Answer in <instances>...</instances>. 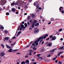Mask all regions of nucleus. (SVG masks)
<instances>
[{
    "label": "nucleus",
    "mask_w": 64,
    "mask_h": 64,
    "mask_svg": "<svg viewBox=\"0 0 64 64\" xmlns=\"http://www.w3.org/2000/svg\"><path fill=\"white\" fill-rule=\"evenodd\" d=\"M26 64H29V60H26Z\"/></svg>",
    "instance_id": "nucleus-8"
},
{
    "label": "nucleus",
    "mask_w": 64,
    "mask_h": 64,
    "mask_svg": "<svg viewBox=\"0 0 64 64\" xmlns=\"http://www.w3.org/2000/svg\"><path fill=\"white\" fill-rule=\"evenodd\" d=\"M52 43L51 42H50V43L48 44V46H51L52 45Z\"/></svg>",
    "instance_id": "nucleus-10"
},
{
    "label": "nucleus",
    "mask_w": 64,
    "mask_h": 64,
    "mask_svg": "<svg viewBox=\"0 0 64 64\" xmlns=\"http://www.w3.org/2000/svg\"><path fill=\"white\" fill-rule=\"evenodd\" d=\"M12 48H10L8 51V52H12Z\"/></svg>",
    "instance_id": "nucleus-21"
},
{
    "label": "nucleus",
    "mask_w": 64,
    "mask_h": 64,
    "mask_svg": "<svg viewBox=\"0 0 64 64\" xmlns=\"http://www.w3.org/2000/svg\"><path fill=\"white\" fill-rule=\"evenodd\" d=\"M8 32L7 30H5L4 31V32L6 33V34H7Z\"/></svg>",
    "instance_id": "nucleus-36"
},
{
    "label": "nucleus",
    "mask_w": 64,
    "mask_h": 64,
    "mask_svg": "<svg viewBox=\"0 0 64 64\" xmlns=\"http://www.w3.org/2000/svg\"><path fill=\"white\" fill-rule=\"evenodd\" d=\"M62 30V29L61 28L60 30H59V32H61Z\"/></svg>",
    "instance_id": "nucleus-40"
},
{
    "label": "nucleus",
    "mask_w": 64,
    "mask_h": 64,
    "mask_svg": "<svg viewBox=\"0 0 64 64\" xmlns=\"http://www.w3.org/2000/svg\"><path fill=\"white\" fill-rule=\"evenodd\" d=\"M24 25L26 27H27V26H28V25L26 23H25Z\"/></svg>",
    "instance_id": "nucleus-22"
},
{
    "label": "nucleus",
    "mask_w": 64,
    "mask_h": 64,
    "mask_svg": "<svg viewBox=\"0 0 64 64\" xmlns=\"http://www.w3.org/2000/svg\"><path fill=\"white\" fill-rule=\"evenodd\" d=\"M24 22H22V23H20V25H21L22 24H24Z\"/></svg>",
    "instance_id": "nucleus-29"
},
{
    "label": "nucleus",
    "mask_w": 64,
    "mask_h": 64,
    "mask_svg": "<svg viewBox=\"0 0 64 64\" xmlns=\"http://www.w3.org/2000/svg\"><path fill=\"white\" fill-rule=\"evenodd\" d=\"M53 37V36H52V35H51V36H49V38H52V37Z\"/></svg>",
    "instance_id": "nucleus-42"
},
{
    "label": "nucleus",
    "mask_w": 64,
    "mask_h": 64,
    "mask_svg": "<svg viewBox=\"0 0 64 64\" xmlns=\"http://www.w3.org/2000/svg\"><path fill=\"white\" fill-rule=\"evenodd\" d=\"M30 16H28V17L27 18V19L28 20H29L30 19Z\"/></svg>",
    "instance_id": "nucleus-30"
},
{
    "label": "nucleus",
    "mask_w": 64,
    "mask_h": 64,
    "mask_svg": "<svg viewBox=\"0 0 64 64\" xmlns=\"http://www.w3.org/2000/svg\"><path fill=\"white\" fill-rule=\"evenodd\" d=\"M33 24L32 25V28H33L34 27V25H35V24Z\"/></svg>",
    "instance_id": "nucleus-24"
},
{
    "label": "nucleus",
    "mask_w": 64,
    "mask_h": 64,
    "mask_svg": "<svg viewBox=\"0 0 64 64\" xmlns=\"http://www.w3.org/2000/svg\"><path fill=\"white\" fill-rule=\"evenodd\" d=\"M12 38L14 39H16V37L15 36L13 37Z\"/></svg>",
    "instance_id": "nucleus-49"
},
{
    "label": "nucleus",
    "mask_w": 64,
    "mask_h": 64,
    "mask_svg": "<svg viewBox=\"0 0 64 64\" xmlns=\"http://www.w3.org/2000/svg\"><path fill=\"white\" fill-rule=\"evenodd\" d=\"M33 49H34V50H36V48H33Z\"/></svg>",
    "instance_id": "nucleus-34"
},
{
    "label": "nucleus",
    "mask_w": 64,
    "mask_h": 64,
    "mask_svg": "<svg viewBox=\"0 0 64 64\" xmlns=\"http://www.w3.org/2000/svg\"><path fill=\"white\" fill-rule=\"evenodd\" d=\"M9 14H10L9 13V12H7L6 13V15L8 16V15H9Z\"/></svg>",
    "instance_id": "nucleus-32"
},
{
    "label": "nucleus",
    "mask_w": 64,
    "mask_h": 64,
    "mask_svg": "<svg viewBox=\"0 0 64 64\" xmlns=\"http://www.w3.org/2000/svg\"><path fill=\"white\" fill-rule=\"evenodd\" d=\"M43 36V38H44V39H46V36H44V35H43V36Z\"/></svg>",
    "instance_id": "nucleus-25"
},
{
    "label": "nucleus",
    "mask_w": 64,
    "mask_h": 64,
    "mask_svg": "<svg viewBox=\"0 0 64 64\" xmlns=\"http://www.w3.org/2000/svg\"><path fill=\"white\" fill-rule=\"evenodd\" d=\"M39 25V23H37L36 24H35V26H38Z\"/></svg>",
    "instance_id": "nucleus-15"
},
{
    "label": "nucleus",
    "mask_w": 64,
    "mask_h": 64,
    "mask_svg": "<svg viewBox=\"0 0 64 64\" xmlns=\"http://www.w3.org/2000/svg\"><path fill=\"white\" fill-rule=\"evenodd\" d=\"M56 39V36H54L52 38V40H55Z\"/></svg>",
    "instance_id": "nucleus-5"
},
{
    "label": "nucleus",
    "mask_w": 64,
    "mask_h": 64,
    "mask_svg": "<svg viewBox=\"0 0 64 64\" xmlns=\"http://www.w3.org/2000/svg\"><path fill=\"white\" fill-rule=\"evenodd\" d=\"M50 20H51V21H54V18H51V19H50Z\"/></svg>",
    "instance_id": "nucleus-37"
},
{
    "label": "nucleus",
    "mask_w": 64,
    "mask_h": 64,
    "mask_svg": "<svg viewBox=\"0 0 64 64\" xmlns=\"http://www.w3.org/2000/svg\"><path fill=\"white\" fill-rule=\"evenodd\" d=\"M20 26H18V30L19 31V30H20V31H21L22 30V28H20Z\"/></svg>",
    "instance_id": "nucleus-6"
},
{
    "label": "nucleus",
    "mask_w": 64,
    "mask_h": 64,
    "mask_svg": "<svg viewBox=\"0 0 64 64\" xmlns=\"http://www.w3.org/2000/svg\"><path fill=\"white\" fill-rule=\"evenodd\" d=\"M25 57L26 58H28V56H26Z\"/></svg>",
    "instance_id": "nucleus-52"
},
{
    "label": "nucleus",
    "mask_w": 64,
    "mask_h": 64,
    "mask_svg": "<svg viewBox=\"0 0 64 64\" xmlns=\"http://www.w3.org/2000/svg\"><path fill=\"white\" fill-rule=\"evenodd\" d=\"M4 0H2L0 2L1 4L2 5H4Z\"/></svg>",
    "instance_id": "nucleus-4"
},
{
    "label": "nucleus",
    "mask_w": 64,
    "mask_h": 64,
    "mask_svg": "<svg viewBox=\"0 0 64 64\" xmlns=\"http://www.w3.org/2000/svg\"><path fill=\"white\" fill-rule=\"evenodd\" d=\"M58 64H62V63L61 62H58Z\"/></svg>",
    "instance_id": "nucleus-39"
},
{
    "label": "nucleus",
    "mask_w": 64,
    "mask_h": 64,
    "mask_svg": "<svg viewBox=\"0 0 64 64\" xmlns=\"http://www.w3.org/2000/svg\"><path fill=\"white\" fill-rule=\"evenodd\" d=\"M39 29H38L36 30H35L34 32V34H36L39 32Z\"/></svg>",
    "instance_id": "nucleus-3"
},
{
    "label": "nucleus",
    "mask_w": 64,
    "mask_h": 64,
    "mask_svg": "<svg viewBox=\"0 0 64 64\" xmlns=\"http://www.w3.org/2000/svg\"><path fill=\"white\" fill-rule=\"evenodd\" d=\"M12 11H13L14 12H15V10L14 8H12Z\"/></svg>",
    "instance_id": "nucleus-18"
},
{
    "label": "nucleus",
    "mask_w": 64,
    "mask_h": 64,
    "mask_svg": "<svg viewBox=\"0 0 64 64\" xmlns=\"http://www.w3.org/2000/svg\"><path fill=\"white\" fill-rule=\"evenodd\" d=\"M42 40H40V42H39V44H41V43L42 42V41H43V39H41Z\"/></svg>",
    "instance_id": "nucleus-27"
},
{
    "label": "nucleus",
    "mask_w": 64,
    "mask_h": 64,
    "mask_svg": "<svg viewBox=\"0 0 64 64\" xmlns=\"http://www.w3.org/2000/svg\"><path fill=\"white\" fill-rule=\"evenodd\" d=\"M62 8V6H61L60 7V8H59V10L60 11H61V8Z\"/></svg>",
    "instance_id": "nucleus-38"
},
{
    "label": "nucleus",
    "mask_w": 64,
    "mask_h": 64,
    "mask_svg": "<svg viewBox=\"0 0 64 64\" xmlns=\"http://www.w3.org/2000/svg\"><path fill=\"white\" fill-rule=\"evenodd\" d=\"M62 53V52H60L58 54V57H59L60 54H61Z\"/></svg>",
    "instance_id": "nucleus-12"
},
{
    "label": "nucleus",
    "mask_w": 64,
    "mask_h": 64,
    "mask_svg": "<svg viewBox=\"0 0 64 64\" xmlns=\"http://www.w3.org/2000/svg\"><path fill=\"white\" fill-rule=\"evenodd\" d=\"M64 47L63 46H62L61 48H59V50H60V49H62Z\"/></svg>",
    "instance_id": "nucleus-35"
},
{
    "label": "nucleus",
    "mask_w": 64,
    "mask_h": 64,
    "mask_svg": "<svg viewBox=\"0 0 64 64\" xmlns=\"http://www.w3.org/2000/svg\"><path fill=\"white\" fill-rule=\"evenodd\" d=\"M36 22H37V21L36 20H34V22H32V24H35Z\"/></svg>",
    "instance_id": "nucleus-7"
},
{
    "label": "nucleus",
    "mask_w": 64,
    "mask_h": 64,
    "mask_svg": "<svg viewBox=\"0 0 64 64\" xmlns=\"http://www.w3.org/2000/svg\"><path fill=\"white\" fill-rule=\"evenodd\" d=\"M21 26H22V27L21 28H23L24 27V25L23 24L21 25Z\"/></svg>",
    "instance_id": "nucleus-31"
},
{
    "label": "nucleus",
    "mask_w": 64,
    "mask_h": 64,
    "mask_svg": "<svg viewBox=\"0 0 64 64\" xmlns=\"http://www.w3.org/2000/svg\"><path fill=\"white\" fill-rule=\"evenodd\" d=\"M18 4V2H16V3L15 4L16 5H17Z\"/></svg>",
    "instance_id": "nucleus-46"
},
{
    "label": "nucleus",
    "mask_w": 64,
    "mask_h": 64,
    "mask_svg": "<svg viewBox=\"0 0 64 64\" xmlns=\"http://www.w3.org/2000/svg\"><path fill=\"white\" fill-rule=\"evenodd\" d=\"M1 56H4V52H2L1 54Z\"/></svg>",
    "instance_id": "nucleus-11"
},
{
    "label": "nucleus",
    "mask_w": 64,
    "mask_h": 64,
    "mask_svg": "<svg viewBox=\"0 0 64 64\" xmlns=\"http://www.w3.org/2000/svg\"><path fill=\"white\" fill-rule=\"evenodd\" d=\"M56 50V49H54L52 51L51 50V52H50V53H52V52H54V51H55Z\"/></svg>",
    "instance_id": "nucleus-16"
},
{
    "label": "nucleus",
    "mask_w": 64,
    "mask_h": 64,
    "mask_svg": "<svg viewBox=\"0 0 64 64\" xmlns=\"http://www.w3.org/2000/svg\"><path fill=\"white\" fill-rule=\"evenodd\" d=\"M49 39H50V38H48V39H46V40H49Z\"/></svg>",
    "instance_id": "nucleus-48"
},
{
    "label": "nucleus",
    "mask_w": 64,
    "mask_h": 64,
    "mask_svg": "<svg viewBox=\"0 0 64 64\" xmlns=\"http://www.w3.org/2000/svg\"><path fill=\"white\" fill-rule=\"evenodd\" d=\"M48 36V34H46V35H45V36H46V37H47Z\"/></svg>",
    "instance_id": "nucleus-47"
},
{
    "label": "nucleus",
    "mask_w": 64,
    "mask_h": 64,
    "mask_svg": "<svg viewBox=\"0 0 64 64\" xmlns=\"http://www.w3.org/2000/svg\"><path fill=\"white\" fill-rule=\"evenodd\" d=\"M57 58V56L56 57L52 58V60H53V61H54L55 60H56V58Z\"/></svg>",
    "instance_id": "nucleus-17"
},
{
    "label": "nucleus",
    "mask_w": 64,
    "mask_h": 64,
    "mask_svg": "<svg viewBox=\"0 0 64 64\" xmlns=\"http://www.w3.org/2000/svg\"><path fill=\"white\" fill-rule=\"evenodd\" d=\"M16 14H18L19 13V12H16Z\"/></svg>",
    "instance_id": "nucleus-61"
},
{
    "label": "nucleus",
    "mask_w": 64,
    "mask_h": 64,
    "mask_svg": "<svg viewBox=\"0 0 64 64\" xmlns=\"http://www.w3.org/2000/svg\"><path fill=\"white\" fill-rule=\"evenodd\" d=\"M15 4L14 3H12V4H11V5L12 6V5H14Z\"/></svg>",
    "instance_id": "nucleus-43"
},
{
    "label": "nucleus",
    "mask_w": 64,
    "mask_h": 64,
    "mask_svg": "<svg viewBox=\"0 0 64 64\" xmlns=\"http://www.w3.org/2000/svg\"><path fill=\"white\" fill-rule=\"evenodd\" d=\"M51 56V55L50 54H47V56L48 57H49Z\"/></svg>",
    "instance_id": "nucleus-19"
},
{
    "label": "nucleus",
    "mask_w": 64,
    "mask_h": 64,
    "mask_svg": "<svg viewBox=\"0 0 64 64\" xmlns=\"http://www.w3.org/2000/svg\"><path fill=\"white\" fill-rule=\"evenodd\" d=\"M28 7V6L27 5H26V6H24V8L26 9Z\"/></svg>",
    "instance_id": "nucleus-33"
},
{
    "label": "nucleus",
    "mask_w": 64,
    "mask_h": 64,
    "mask_svg": "<svg viewBox=\"0 0 64 64\" xmlns=\"http://www.w3.org/2000/svg\"><path fill=\"white\" fill-rule=\"evenodd\" d=\"M62 13H64V11L62 10Z\"/></svg>",
    "instance_id": "nucleus-64"
},
{
    "label": "nucleus",
    "mask_w": 64,
    "mask_h": 64,
    "mask_svg": "<svg viewBox=\"0 0 64 64\" xmlns=\"http://www.w3.org/2000/svg\"><path fill=\"white\" fill-rule=\"evenodd\" d=\"M32 42H33L32 41L31 42H30L29 43V44H31L32 43Z\"/></svg>",
    "instance_id": "nucleus-50"
},
{
    "label": "nucleus",
    "mask_w": 64,
    "mask_h": 64,
    "mask_svg": "<svg viewBox=\"0 0 64 64\" xmlns=\"http://www.w3.org/2000/svg\"><path fill=\"white\" fill-rule=\"evenodd\" d=\"M40 59H43V58L42 57H40Z\"/></svg>",
    "instance_id": "nucleus-58"
},
{
    "label": "nucleus",
    "mask_w": 64,
    "mask_h": 64,
    "mask_svg": "<svg viewBox=\"0 0 64 64\" xmlns=\"http://www.w3.org/2000/svg\"><path fill=\"white\" fill-rule=\"evenodd\" d=\"M32 20H31L30 21V23H32Z\"/></svg>",
    "instance_id": "nucleus-54"
},
{
    "label": "nucleus",
    "mask_w": 64,
    "mask_h": 64,
    "mask_svg": "<svg viewBox=\"0 0 64 64\" xmlns=\"http://www.w3.org/2000/svg\"><path fill=\"white\" fill-rule=\"evenodd\" d=\"M41 54H38L37 56L38 57H39V56L40 55H41Z\"/></svg>",
    "instance_id": "nucleus-51"
},
{
    "label": "nucleus",
    "mask_w": 64,
    "mask_h": 64,
    "mask_svg": "<svg viewBox=\"0 0 64 64\" xmlns=\"http://www.w3.org/2000/svg\"><path fill=\"white\" fill-rule=\"evenodd\" d=\"M38 9L39 10H41V9H42V8H38Z\"/></svg>",
    "instance_id": "nucleus-62"
},
{
    "label": "nucleus",
    "mask_w": 64,
    "mask_h": 64,
    "mask_svg": "<svg viewBox=\"0 0 64 64\" xmlns=\"http://www.w3.org/2000/svg\"><path fill=\"white\" fill-rule=\"evenodd\" d=\"M35 45V44H34V43H33V44H32V46H34Z\"/></svg>",
    "instance_id": "nucleus-55"
},
{
    "label": "nucleus",
    "mask_w": 64,
    "mask_h": 64,
    "mask_svg": "<svg viewBox=\"0 0 64 64\" xmlns=\"http://www.w3.org/2000/svg\"><path fill=\"white\" fill-rule=\"evenodd\" d=\"M41 39H43V36L41 37H40L39 38H38L37 40L36 41L34 42V43L35 44L36 43H38V42H39V41H40Z\"/></svg>",
    "instance_id": "nucleus-1"
},
{
    "label": "nucleus",
    "mask_w": 64,
    "mask_h": 64,
    "mask_svg": "<svg viewBox=\"0 0 64 64\" xmlns=\"http://www.w3.org/2000/svg\"><path fill=\"white\" fill-rule=\"evenodd\" d=\"M6 48H8V49H10L11 48V47H10V46H8V45H6Z\"/></svg>",
    "instance_id": "nucleus-13"
},
{
    "label": "nucleus",
    "mask_w": 64,
    "mask_h": 64,
    "mask_svg": "<svg viewBox=\"0 0 64 64\" xmlns=\"http://www.w3.org/2000/svg\"><path fill=\"white\" fill-rule=\"evenodd\" d=\"M26 64V62H21V64Z\"/></svg>",
    "instance_id": "nucleus-20"
},
{
    "label": "nucleus",
    "mask_w": 64,
    "mask_h": 64,
    "mask_svg": "<svg viewBox=\"0 0 64 64\" xmlns=\"http://www.w3.org/2000/svg\"><path fill=\"white\" fill-rule=\"evenodd\" d=\"M36 44V45L37 46L38 45V43H36L35 44Z\"/></svg>",
    "instance_id": "nucleus-60"
},
{
    "label": "nucleus",
    "mask_w": 64,
    "mask_h": 64,
    "mask_svg": "<svg viewBox=\"0 0 64 64\" xmlns=\"http://www.w3.org/2000/svg\"><path fill=\"white\" fill-rule=\"evenodd\" d=\"M28 52H29V55L30 56H31L32 55V53H33V51L32 50H28Z\"/></svg>",
    "instance_id": "nucleus-2"
},
{
    "label": "nucleus",
    "mask_w": 64,
    "mask_h": 64,
    "mask_svg": "<svg viewBox=\"0 0 64 64\" xmlns=\"http://www.w3.org/2000/svg\"><path fill=\"white\" fill-rule=\"evenodd\" d=\"M9 38L10 39L9 37H6L4 38V40H8Z\"/></svg>",
    "instance_id": "nucleus-14"
},
{
    "label": "nucleus",
    "mask_w": 64,
    "mask_h": 64,
    "mask_svg": "<svg viewBox=\"0 0 64 64\" xmlns=\"http://www.w3.org/2000/svg\"><path fill=\"white\" fill-rule=\"evenodd\" d=\"M20 54V53H19V52H18L16 54L17 55H18V54Z\"/></svg>",
    "instance_id": "nucleus-59"
},
{
    "label": "nucleus",
    "mask_w": 64,
    "mask_h": 64,
    "mask_svg": "<svg viewBox=\"0 0 64 64\" xmlns=\"http://www.w3.org/2000/svg\"><path fill=\"white\" fill-rule=\"evenodd\" d=\"M27 24H28V25H30V24L29 23V22H28Z\"/></svg>",
    "instance_id": "nucleus-57"
},
{
    "label": "nucleus",
    "mask_w": 64,
    "mask_h": 64,
    "mask_svg": "<svg viewBox=\"0 0 64 64\" xmlns=\"http://www.w3.org/2000/svg\"><path fill=\"white\" fill-rule=\"evenodd\" d=\"M18 50H13V51H14V52H16V51H18Z\"/></svg>",
    "instance_id": "nucleus-44"
},
{
    "label": "nucleus",
    "mask_w": 64,
    "mask_h": 64,
    "mask_svg": "<svg viewBox=\"0 0 64 64\" xmlns=\"http://www.w3.org/2000/svg\"><path fill=\"white\" fill-rule=\"evenodd\" d=\"M36 2H37V1L35 2H34V3L33 4L34 6H36Z\"/></svg>",
    "instance_id": "nucleus-23"
},
{
    "label": "nucleus",
    "mask_w": 64,
    "mask_h": 64,
    "mask_svg": "<svg viewBox=\"0 0 64 64\" xmlns=\"http://www.w3.org/2000/svg\"><path fill=\"white\" fill-rule=\"evenodd\" d=\"M0 29L1 30H2L4 29V28L3 26H2L0 25Z\"/></svg>",
    "instance_id": "nucleus-9"
},
{
    "label": "nucleus",
    "mask_w": 64,
    "mask_h": 64,
    "mask_svg": "<svg viewBox=\"0 0 64 64\" xmlns=\"http://www.w3.org/2000/svg\"><path fill=\"white\" fill-rule=\"evenodd\" d=\"M1 46H2V47H3V48H4V46L3 44H1Z\"/></svg>",
    "instance_id": "nucleus-41"
},
{
    "label": "nucleus",
    "mask_w": 64,
    "mask_h": 64,
    "mask_svg": "<svg viewBox=\"0 0 64 64\" xmlns=\"http://www.w3.org/2000/svg\"><path fill=\"white\" fill-rule=\"evenodd\" d=\"M58 62V61L57 60H56L55 61V62H56V63H57Z\"/></svg>",
    "instance_id": "nucleus-53"
},
{
    "label": "nucleus",
    "mask_w": 64,
    "mask_h": 64,
    "mask_svg": "<svg viewBox=\"0 0 64 64\" xmlns=\"http://www.w3.org/2000/svg\"><path fill=\"white\" fill-rule=\"evenodd\" d=\"M31 17L32 18H33L34 17V14H32V15H31Z\"/></svg>",
    "instance_id": "nucleus-26"
},
{
    "label": "nucleus",
    "mask_w": 64,
    "mask_h": 64,
    "mask_svg": "<svg viewBox=\"0 0 64 64\" xmlns=\"http://www.w3.org/2000/svg\"><path fill=\"white\" fill-rule=\"evenodd\" d=\"M20 33H21V32H20V31L18 32V34H20Z\"/></svg>",
    "instance_id": "nucleus-56"
},
{
    "label": "nucleus",
    "mask_w": 64,
    "mask_h": 64,
    "mask_svg": "<svg viewBox=\"0 0 64 64\" xmlns=\"http://www.w3.org/2000/svg\"><path fill=\"white\" fill-rule=\"evenodd\" d=\"M39 4L37 5L36 6L37 8L38 9V8H39Z\"/></svg>",
    "instance_id": "nucleus-28"
},
{
    "label": "nucleus",
    "mask_w": 64,
    "mask_h": 64,
    "mask_svg": "<svg viewBox=\"0 0 64 64\" xmlns=\"http://www.w3.org/2000/svg\"><path fill=\"white\" fill-rule=\"evenodd\" d=\"M30 46V45H28V46H26V48H28V47H29Z\"/></svg>",
    "instance_id": "nucleus-45"
},
{
    "label": "nucleus",
    "mask_w": 64,
    "mask_h": 64,
    "mask_svg": "<svg viewBox=\"0 0 64 64\" xmlns=\"http://www.w3.org/2000/svg\"><path fill=\"white\" fill-rule=\"evenodd\" d=\"M12 41H9V42L10 43H12Z\"/></svg>",
    "instance_id": "nucleus-63"
}]
</instances>
